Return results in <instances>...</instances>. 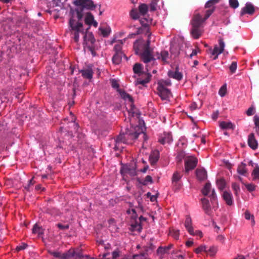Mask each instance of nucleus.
I'll list each match as a JSON object with an SVG mask.
<instances>
[{"mask_svg": "<svg viewBox=\"0 0 259 259\" xmlns=\"http://www.w3.org/2000/svg\"><path fill=\"white\" fill-rule=\"evenodd\" d=\"M207 250V253H209L210 256H213L215 255L217 251V248L214 246H211Z\"/></svg>", "mask_w": 259, "mask_h": 259, "instance_id": "obj_49", "label": "nucleus"}, {"mask_svg": "<svg viewBox=\"0 0 259 259\" xmlns=\"http://www.w3.org/2000/svg\"><path fill=\"white\" fill-rule=\"evenodd\" d=\"M118 92L119 93L121 97L125 100H128L131 103V108L128 110V113L130 116H134L135 115H137V113L136 112V109L133 105V103L134 102V100L132 96H131L128 94L126 93L124 91L122 90L121 89L118 90Z\"/></svg>", "mask_w": 259, "mask_h": 259, "instance_id": "obj_8", "label": "nucleus"}, {"mask_svg": "<svg viewBox=\"0 0 259 259\" xmlns=\"http://www.w3.org/2000/svg\"><path fill=\"white\" fill-rule=\"evenodd\" d=\"M254 107L253 106L250 107L246 111V113L248 116H251L254 114Z\"/></svg>", "mask_w": 259, "mask_h": 259, "instance_id": "obj_61", "label": "nucleus"}, {"mask_svg": "<svg viewBox=\"0 0 259 259\" xmlns=\"http://www.w3.org/2000/svg\"><path fill=\"white\" fill-rule=\"evenodd\" d=\"M167 75L169 77L172 78L178 81L182 80L183 77L182 73L179 71L178 66L176 67L175 70H169L167 72Z\"/></svg>", "mask_w": 259, "mask_h": 259, "instance_id": "obj_12", "label": "nucleus"}, {"mask_svg": "<svg viewBox=\"0 0 259 259\" xmlns=\"http://www.w3.org/2000/svg\"><path fill=\"white\" fill-rule=\"evenodd\" d=\"M172 141V137L171 133H164L158 139V142L161 144L170 143Z\"/></svg>", "mask_w": 259, "mask_h": 259, "instance_id": "obj_17", "label": "nucleus"}, {"mask_svg": "<svg viewBox=\"0 0 259 259\" xmlns=\"http://www.w3.org/2000/svg\"><path fill=\"white\" fill-rule=\"evenodd\" d=\"M69 24L71 28V34L73 35V38L75 42H78L79 39V33L83 35V44L86 46L88 50L91 52L92 56H96L95 51V42L96 39L91 32H88L90 29L89 26L85 30L83 28V24L81 22H76L72 18H70Z\"/></svg>", "mask_w": 259, "mask_h": 259, "instance_id": "obj_1", "label": "nucleus"}, {"mask_svg": "<svg viewBox=\"0 0 259 259\" xmlns=\"http://www.w3.org/2000/svg\"><path fill=\"white\" fill-rule=\"evenodd\" d=\"M182 176L178 172H175L172 176V183H177L181 178Z\"/></svg>", "mask_w": 259, "mask_h": 259, "instance_id": "obj_45", "label": "nucleus"}, {"mask_svg": "<svg viewBox=\"0 0 259 259\" xmlns=\"http://www.w3.org/2000/svg\"><path fill=\"white\" fill-rule=\"evenodd\" d=\"M168 55L169 54L167 51H163L161 52L160 54L157 53V58L158 59H161L163 62L166 63L167 62V59L168 58Z\"/></svg>", "mask_w": 259, "mask_h": 259, "instance_id": "obj_26", "label": "nucleus"}, {"mask_svg": "<svg viewBox=\"0 0 259 259\" xmlns=\"http://www.w3.org/2000/svg\"><path fill=\"white\" fill-rule=\"evenodd\" d=\"M150 40L148 39L146 42L141 40H136L134 44L135 53L138 55L146 64V68L148 72L151 66L155 65V58L153 54V49L150 47Z\"/></svg>", "mask_w": 259, "mask_h": 259, "instance_id": "obj_2", "label": "nucleus"}, {"mask_svg": "<svg viewBox=\"0 0 259 259\" xmlns=\"http://www.w3.org/2000/svg\"><path fill=\"white\" fill-rule=\"evenodd\" d=\"M134 259H149L145 257V253H140L133 256Z\"/></svg>", "mask_w": 259, "mask_h": 259, "instance_id": "obj_58", "label": "nucleus"}, {"mask_svg": "<svg viewBox=\"0 0 259 259\" xmlns=\"http://www.w3.org/2000/svg\"><path fill=\"white\" fill-rule=\"evenodd\" d=\"M214 11V8L208 9L205 11V16L202 18L203 22L207 20Z\"/></svg>", "mask_w": 259, "mask_h": 259, "instance_id": "obj_40", "label": "nucleus"}, {"mask_svg": "<svg viewBox=\"0 0 259 259\" xmlns=\"http://www.w3.org/2000/svg\"><path fill=\"white\" fill-rule=\"evenodd\" d=\"M211 189V184L209 183H207L205 185L204 188L202 190V193L204 196H207Z\"/></svg>", "mask_w": 259, "mask_h": 259, "instance_id": "obj_37", "label": "nucleus"}, {"mask_svg": "<svg viewBox=\"0 0 259 259\" xmlns=\"http://www.w3.org/2000/svg\"><path fill=\"white\" fill-rule=\"evenodd\" d=\"M244 217L246 220H251V225L253 226L255 224L254 216L252 214H251L248 211H246L244 213Z\"/></svg>", "mask_w": 259, "mask_h": 259, "instance_id": "obj_39", "label": "nucleus"}, {"mask_svg": "<svg viewBox=\"0 0 259 259\" xmlns=\"http://www.w3.org/2000/svg\"><path fill=\"white\" fill-rule=\"evenodd\" d=\"M226 91H227L226 86L225 85H223L219 90V94L221 97H224V96H225V95L226 94Z\"/></svg>", "mask_w": 259, "mask_h": 259, "instance_id": "obj_56", "label": "nucleus"}, {"mask_svg": "<svg viewBox=\"0 0 259 259\" xmlns=\"http://www.w3.org/2000/svg\"><path fill=\"white\" fill-rule=\"evenodd\" d=\"M185 227L190 235L194 234V230L192 227V221L190 215H187L184 224Z\"/></svg>", "mask_w": 259, "mask_h": 259, "instance_id": "obj_16", "label": "nucleus"}, {"mask_svg": "<svg viewBox=\"0 0 259 259\" xmlns=\"http://www.w3.org/2000/svg\"><path fill=\"white\" fill-rule=\"evenodd\" d=\"M217 187L220 190H223L226 187V182L224 178L218 179L216 182Z\"/></svg>", "mask_w": 259, "mask_h": 259, "instance_id": "obj_29", "label": "nucleus"}, {"mask_svg": "<svg viewBox=\"0 0 259 259\" xmlns=\"http://www.w3.org/2000/svg\"><path fill=\"white\" fill-rule=\"evenodd\" d=\"M173 245L170 244L167 246H160L158 248L157 252L158 254L163 255L167 253L169 250L172 247Z\"/></svg>", "mask_w": 259, "mask_h": 259, "instance_id": "obj_23", "label": "nucleus"}, {"mask_svg": "<svg viewBox=\"0 0 259 259\" xmlns=\"http://www.w3.org/2000/svg\"><path fill=\"white\" fill-rule=\"evenodd\" d=\"M253 180L259 182V167H255L252 172Z\"/></svg>", "mask_w": 259, "mask_h": 259, "instance_id": "obj_36", "label": "nucleus"}, {"mask_svg": "<svg viewBox=\"0 0 259 259\" xmlns=\"http://www.w3.org/2000/svg\"><path fill=\"white\" fill-rule=\"evenodd\" d=\"M94 20V18L93 15L90 12L88 13L87 14V15L85 17V20H84L85 24L90 26L92 25V23H93V21Z\"/></svg>", "mask_w": 259, "mask_h": 259, "instance_id": "obj_31", "label": "nucleus"}, {"mask_svg": "<svg viewBox=\"0 0 259 259\" xmlns=\"http://www.w3.org/2000/svg\"><path fill=\"white\" fill-rule=\"evenodd\" d=\"M159 158V152L157 150H153L149 156V161L151 165L155 164Z\"/></svg>", "mask_w": 259, "mask_h": 259, "instance_id": "obj_22", "label": "nucleus"}, {"mask_svg": "<svg viewBox=\"0 0 259 259\" xmlns=\"http://www.w3.org/2000/svg\"><path fill=\"white\" fill-rule=\"evenodd\" d=\"M171 85V81L169 79L167 80H163L161 79L157 82V85L162 86L164 88H167V87H169Z\"/></svg>", "mask_w": 259, "mask_h": 259, "instance_id": "obj_32", "label": "nucleus"}, {"mask_svg": "<svg viewBox=\"0 0 259 259\" xmlns=\"http://www.w3.org/2000/svg\"><path fill=\"white\" fill-rule=\"evenodd\" d=\"M123 56H125L123 53H115L112 57L113 63L115 64H119Z\"/></svg>", "mask_w": 259, "mask_h": 259, "instance_id": "obj_24", "label": "nucleus"}, {"mask_svg": "<svg viewBox=\"0 0 259 259\" xmlns=\"http://www.w3.org/2000/svg\"><path fill=\"white\" fill-rule=\"evenodd\" d=\"M74 256V249L71 248L62 254V259H75Z\"/></svg>", "mask_w": 259, "mask_h": 259, "instance_id": "obj_25", "label": "nucleus"}, {"mask_svg": "<svg viewBox=\"0 0 259 259\" xmlns=\"http://www.w3.org/2000/svg\"><path fill=\"white\" fill-rule=\"evenodd\" d=\"M73 4L77 7L75 11L78 21L82 18L83 16V11L84 9L93 10L96 7V5L94 4L93 0H75Z\"/></svg>", "mask_w": 259, "mask_h": 259, "instance_id": "obj_4", "label": "nucleus"}, {"mask_svg": "<svg viewBox=\"0 0 259 259\" xmlns=\"http://www.w3.org/2000/svg\"><path fill=\"white\" fill-rule=\"evenodd\" d=\"M99 30L101 31L102 35L103 37H107L111 32V29L110 28H103L100 27Z\"/></svg>", "mask_w": 259, "mask_h": 259, "instance_id": "obj_38", "label": "nucleus"}, {"mask_svg": "<svg viewBox=\"0 0 259 259\" xmlns=\"http://www.w3.org/2000/svg\"><path fill=\"white\" fill-rule=\"evenodd\" d=\"M152 182L153 180L152 177L148 175L145 177L144 180L141 183L143 185H146L148 183H152Z\"/></svg>", "mask_w": 259, "mask_h": 259, "instance_id": "obj_50", "label": "nucleus"}, {"mask_svg": "<svg viewBox=\"0 0 259 259\" xmlns=\"http://www.w3.org/2000/svg\"><path fill=\"white\" fill-rule=\"evenodd\" d=\"M220 126L222 129L234 130L235 125L231 122L221 121L220 123Z\"/></svg>", "mask_w": 259, "mask_h": 259, "instance_id": "obj_27", "label": "nucleus"}, {"mask_svg": "<svg viewBox=\"0 0 259 259\" xmlns=\"http://www.w3.org/2000/svg\"><path fill=\"white\" fill-rule=\"evenodd\" d=\"M237 172L240 175H245L247 172L246 169V164L243 163H241V164H240L238 167Z\"/></svg>", "mask_w": 259, "mask_h": 259, "instance_id": "obj_33", "label": "nucleus"}, {"mask_svg": "<svg viewBox=\"0 0 259 259\" xmlns=\"http://www.w3.org/2000/svg\"><path fill=\"white\" fill-rule=\"evenodd\" d=\"M110 82L112 87L114 89H117V91H118V90L119 89V85L118 81L115 79H112L110 80Z\"/></svg>", "mask_w": 259, "mask_h": 259, "instance_id": "obj_53", "label": "nucleus"}, {"mask_svg": "<svg viewBox=\"0 0 259 259\" xmlns=\"http://www.w3.org/2000/svg\"><path fill=\"white\" fill-rule=\"evenodd\" d=\"M82 75L87 79H91L93 77V72L91 70L87 69L81 70Z\"/></svg>", "mask_w": 259, "mask_h": 259, "instance_id": "obj_34", "label": "nucleus"}, {"mask_svg": "<svg viewBox=\"0 0 259 259\" xmlns=\"http://www.w3.org/2000/svg\"><path fill=\"white\" fill-rule=\"evenodd\" d=\"M248 146L253 150H255L257 148V142L255 139L253 133H251L248 135Z\"/></svg>", "mask_w": 259, "mask_h": 259, "instance_id": "obj_20", "label": "nucleus"}, {"mask_svg": "<svg viewBox=\"0 0 259 259\" xmlns=\"http://www.w3.org/2000/svg\"><path fill=\"white\" fill-rule=\"evenodd\" d=\"M203 23L202 16L200 14L195 12L191 22L192 25L191 34L194 38L198 39L202 35L201 27Z\"/></svg>", "mask_w": 259, "mask_h": 259, "instance_id": "obj_5", "label": "nucleus"}, {"mask_svg": "<svg viewBox=\"0 0 259 259\" xmlns=\"http://www.w3.org/2000/svg\"><path fill=\"white\" fill-rule=\"evenodd\" d=\"M229 2L230 6L233 9H236L239 6L238 0H229Z\"/></svg>", "mask_w": 259, "mask_h": 259, "instance_id": "obj_52", "label": "nucleus"}, {"mask_svg": "<svg viewBox=\"0 0 259 259\" xmlns=\"http://www.w3.org/2000/svg\"><path fill=\"white\" fill-rule=\"evenodd\" d=\"M180 250H173L171 252L172 257L174 259H184V256L182 254H179Z\"/></svg>", "mask_w": 259, "mask_h": 259, "instance_id": "obj_41", "label": "nucleus"}, {"mask_svg": "<svg viewBox=\"0 0 259 259\" xmlns=\"http://www.w3.org/2000/svg\"><path fill=\"white\" fill-rule=\"evenodd\" d=\"M48 252L50 254L53 255L55 257H58L62 259V254H61L60 252L49 250H48Z\"/></svg>", "mask_w": 259, "mask_h": 259, "instance_id": "obj_48", "label": "nucleus"}, {"mask_svg": "<svg viewBox=\"0 0 259 259\" xmlns=\"http://www.w3.org/2000/svg\"><path fill=\"white\" fill-rule=\"evenodd\" d=\"M132 211L133 213L132 216V221L131 222V230L133 231H137L138 232H141L142 229V226L141 225V223L139 222L137 219V214L136 213V210L135 209H132Z\"/></svg>", "mask_w": 259, "mask_h": 259, "instance_id": "obj_9", "label": "nucleus"}, {"mask_svg": "<svg viewBox=\"0 0 259 259\" xmlns=\"http://www.w3.org/2000/svg\"><path fill=\"white\" fill-rule=\"evenodd\" d=\"M74 256L75 259H81L83 257L81 249L79 248L74 249Z\"/></svg>", "mask_w": 259, "mask_h": 259, "instance_id": "obj_42", "label": "nucleus"}, {"mask_svg": "<svg viewBox=\"0 0 259 259\" xmlns=\"http://www.w3.org/2000/svg\"><path fill=\"white\" fill-rule=\"evenodd\" d=\"M144 251L141 252V253H145V255H146V254H147L148 252L149 251H152L154 249V247L152 243H150L148 246H144Z\"/></svg>", "mask_w": 259, "mask_h": 259, "instance_id": "obj_47", "label": "nucleus"}, {"mask_svg": "<svg viewBox=\"0 0 259 259\" xmlns=\"http://www.w3.org/2000/svg\"><path fill=\"white\" fill-rule=\"evenodd\" d=\"M184 48L183 45H174L170 47V52L174 55V57H177L179 54L183 52L182 48Z\"/></svg>", "mask_w": 259, "mask_h": 259, "instance_id": "obj_19", "label": "nucleus"}, {"mask_svg": "<svg viewBox=\"0 0 259 259\" xmlns=\"http://www.w3.org/2000/svg\"><path fill=\"white\" fill-rule=\"evenodd\" d=\"M157 90L158 95L162 100H167L171 96V92L167 88L157 85Z\"/></svg>", "mask_w": 259, "mask_h": 259, "instance_id": "obj_11", "label": "nucleus"}, {"mask_svg": "<svg viewBox=\"0 0 259 259\" xmlns=\"http://www.w3.org/2000/svg\"><path fill=\"white\" fill-rule=\"evenodd\" d=\"M142 65L140 63H137L134 64L133 71L135 74H140L142 73Z\"/></svg>", "mask_w": 259, "mask_h": 259, "instance_id": "obj_35", "label": "nucleus"}, {"mask_svg": "<svg viewBox=\"0 0 259 259\" xmlns=\"http://www.w3.org/2000/svg\"><path fill=\"white\" fill-rule=\"evenodd\" d=\"M169 234L174 239L178 240L180 235V231L179 230L172 229L170 230Z\"/></svg>", "mask_w": 259, "mask_h": 259, "instance_id": "obj_44", "label": "nucleus"}, {"mask_svg": "<svg viewBox=\"0 0 259 259\" xmlns=\"http://www.w3.org/2000/svg\"><path fill=\"white\" fill-rule=\"evenodd\" d=\"M210 198L211 201L212 202L214 201L217 198L216 194L214 189L212 190L211 194L209 196Z\"/></svg>", "mask_w": 259, "mask_h": 259, "instance_id": "obj_64", "label": "nucleus"}, {"mask_svg": "<svg viewBox=\"0 0 259 259\" xmlns=\"http://www.w3.org/2000/svg\"><path fill=\"white\" fill-rule=\"evenodd\" d=\"M220 0H209L205 5V9L214 8V5L218 4Z\"/></svg>", "mask_w": 259, "mask_h": 259, "instance_id": "obj_30", "label": "nucleus"}, {"mask_svg": "<svg viewBox=\"0 0 259 259\" xmlns=\"http://www.w3.org/2000/svg\"><path fill=\"white\" fill-rule=\"evenodd\" d=\"M149 79H137V84H140L142 85H145V84L149 82Z\"/></svg>", "mask_w": 259, "mask_h": 259, "instance_id": "obj_63", "label": "nucleus"}, {"mask_svg": "<svg viewBox=\"0 0 259 259\" xmlns=\"http://www.w3.org/2000/svg\"><path fill=\"white\" fill-rule=\"evenodd\" d=\"M62 0H52V5L53 7H61L63 6V2Z\"/></svg>", "mask_w": 259, "mask_h": 259, "instance_id": "obj_55", "label": "nucleus"}, {"mask_svg": "<svg viewBox=\"0 0 259 259\" xmlns=\"http://www.w3.org/2000/svg\"><path fill=\"white\" fill-rule=\"evenodd\" d=\"M237 67V62H235V61L232 62L229 67V69L232 73H235V72L236 70Z\"/></svg>", "mask_w": 259, "mask_h": 259, "instance_id": "obj_51", "label": "nucleus"}, {"mask_svg": "<svg viewBox=\"0 0 259 259\" xmlns=\"http://www.w3.org/2000/svg\"><path fill=\"white\" fill-rule=\"evenodd\" d=\"M246 189L249 191L252 192L255 190V186L251 184H247L245 185Z\"/></svg>", "mask_w": 259, "mask_h": 259, "instance_id": "obj_60", "label": "nucleus"}, {"mask_svg": "<svg viewBox=\"0 0 259 259\" xmlns=\"http://www.w3.org/2000/svg\"><path fill=\"white\" fill-rule=\"evenodd\" d=\"M218 41L219 46L218 45H215L213 49L211 51V55H214L215 54H221L224 50L225 45L223 39L220 38Z\"/></svg>", "mask_w": 259, "mask_h": 259, "instance_id": "obj_13", "label": "nucleus"}, {"mask_svg": "<svg viewBox=\"0 0 259 259\" xmlns=\"http://www.w3.org/2000/svg\"><path fill=\"white\" fill-rule=\"evenodd\" d=\"M148 11V6L145 4H141L138 7V10L133 9L130 12L131 17L134 20L138 19L140 15L145 16Z\"/></svg>", "mask_w": 259, "mask_h": 259, "instance_id": "obj_7", "label": "nucleus"}, {"mask_svg": "<svg viewBox=\"0 0 259 259\" xmlns=\"http://www.w3.org/2000/svg\"><path fill=\"white\" fill-rule=\"evenodd\" d=\"M56 226L59 228V229L60 230H68L69 229V226L68 224H67V225H63L61 223H58L57 224H56Z\"/></svg>", "mask_w": 259, "mask_h": 259, "instance_id": "obj_59", "label": "nucleus"}, {"mask_svg": "<svg viewBox=\"0 0 259 259\" xmlns=\"http://www.w3.org/2000/svg\"><path fill=\"white\" fill-rule=\"evenodd\" d=\"M196 176L197 179L199 181H203L207 178V172L203 168H197L196 171Z\"/></svg>", "mask_w": 259, "mask_h": 259, "instance_id": "obj_18", "label": "nucleus"}, {"mask_svg": "<svg viewBox=\"0 0 259 259\" xmlns=\"http://www.w3.org/2000/svg\"><path fill=\"white\" fill-rule=\"evenodd\" d=\"M126 39L124 38L122 40H120L118 41V44H116L114 46V50L115 53H122V45L125 41Z\"/></svg>", "mask_w": 259, "mask_h": 259, "instance_id": "obj_28", "label": "nucleus"}, {"mask_svg": "<svg viewBox=\"0 0 259 259\" xmlns=\"http://www.w3.org/2000/svg\"><path fill=\"white\" fill-rule=\"evenodd\" d=\"M202 207L205 213L207 215H210L212 212L211 206L208 199L203 198L201 199Z\"/></svg>", "mask_w": 259, "mask_h": 259, "instance_id": "obj_14", "label": "nucleus"}, {"mask_svg": "<svg viewBox=\"0 0 259 259\" xmlns=\"http://www.w3.org/2000/svg\"><path fill=\"white\" fill-rule=\"evenodd\" d=\"M222 197L227 205L231 206L233 204V196L231 192L227 191H224Z\"/></svg>", "mask_w": 259, "mask_h": 259, "instance_id": "obj_21", "label": "nucleus"}, {"mask_svg": "<svg viewBox=\"0 0 259 259\" xmlns=\"http://www.w3.org/2000/svg\"><path fill=\"white\" fill-rule=\"evenodd\" d=\"M32 232H33V233H34V234H40L42 233L41 229L37 224H35L33 227Z\"/></svg>", "mask_w": 259, "mask_h": 259, "instance_id": "obj_54", "label": "nucleus"}, {"mask_svg": "<svg viewBox=\"0 0 259 259\" xmlns=\"http://www.w3.org/2000/svg\"><path fill=\"white\" fill-rule=\"evenodd\" d=\"M207 247H206V246H205V245H200L198 247L196 248L194 250V251H195V252L196 253L199 254V253H201L203 251L205 252H207Z\"/></svg>", "mask_w": 259, "mask_h": 259, "instance_id": "obj_43", "label": "nucleus"}, {"mask_svg": "<svg viewBox=\"0 0 259 259\" xmlns=\"http://www.w3.org/2000/svg\"><path fill=\"white\" fill-rule=\"evenodd\" d=\"M198 160L195 157L190 156L185 160V171L188 172L190 170L194 169L197 164Z\"/></svg>", "mask_w": 259, "mask_h": 259, "instance_id": "obj_10", "label": "nucleus"}, {"mask_svg": "<svg viewBox=\"0 0 259 259\" xmlns=\"http://www.w3.org/2000/svg\"><path fill=\"white\" fill-rule=\"evenodd\" d=\"M140 133L136 132L134 129H127L125 133L120 134L115 139V150L120 149V144L121 143L132 144L133 141L137 139Z\"/></svg>", "mask_w": 259, "mask_h": 259, "instance_id": "obj_3", "label": "nucleus"}, {"mask_svg": "<svg viewBox=\"0 0 259 259\" xmlns=\"http://www.w3.org/2000/svg\"><path fill=\"white\" fill-rule=\"evenodd\" d=\"M121 256V252L118 250L116 249L113 251L112 253V259H124L123 258H119Z\"/></svg>", "mask_w": 259, "mask_h": 259, "instance_id": "obj_46", "label": "nucleus"}, {"mask_svg": "<svg viewBox=\"0 0 259 259\" xmlns=\"http://www.w3.org/2000/svg\"><path fill=\"white\" fill-rule=\"evenodd\" d=\"M254 12V6L250 3H246L240 12V15L243 16L246 14L252 15Z\"/></svg>", "mask_w": 259, "mask_h": 259, "instance_id": "obj_15", "label": "nucleus"}, {"mask_svg": "<svg viewBox=\"0 0 259 259\" xmlns=\"http://www.w3.org/2000/svg\"><path fill=\"white\" fill-rule=\"evenodd\" d=\"M232 188L234 191L235 194L237 195L238 192L240 191L239 185L237 183H234L232 184Z\"/></svg>", "mask_w": 259, "mask_h": 259, "instance_id": "obj_57", "label": "nucleus"}, {"mask_svg": "<svg viewBox=\"0 0 259 259\" xmlns=\"http://www.w3.org/2000/svg\"><path fill=\"white\" fill-rule=\"evenodd\" d=\"M120 171L122 176V179L127 183L130 181L129 178L133 179L137 175V167L135 164H122Z\"/></svg>", "mask_w": 259, "mask_h": 259, "instance_id": "obj_6", "label": "nucleus"}, {"mask_svg": "<svg viewBox=\"0 0 259 259\" xmlns=\"http://www.w3.org/2000/svg\"><path fill=\"white\" fill-rule=\"evenodd\" d=\"M28 246V245L26 243H23L21 245L18 246L16 249L18 251L22 250L25 249Z\"/></svg>", "mask_w": 259, "mask_h": 259, "instance_id": "obj_62", "label": "nucleus"}]
</instances>
